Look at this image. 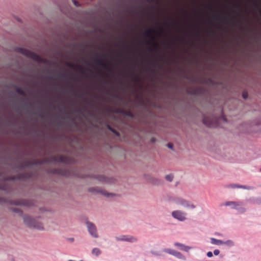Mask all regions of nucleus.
<instances>
[{
	"label": "nucleus",
	"instance_id": "obj_1",
	"mask_svg": "<svg viewBox=\"0 0 261 261\" xmlns=\"http://www.w3.org/2000/svg\"><path fill=\"white\" fill-rule=\"evenodd\" d=\"M20 53L24 55L25 56L32 59L33 60L39 62V63H44L45 60L41 58L39 55L38 54L33 53L29 50L21 48L20 49Z\"/></svg>",
	"mask_w": 261,
	"mask_h": 261
},
{
	"label": "nucleus",
	"instance_id": "obj_2",
	"mask_svg": "<svg viewBox=\"0 0 261 261\" xmlns=\"http://www.w3.org/2000/svg\"><path fill=\"white\" fill-rule=\"evenodd\" d=\"M23 221L24 223L30 227L36 228L39 230L43 229V228L42 223L29 216H24Z\"/></svg>",
	"mask_w": 261,
	"mask_h": 261
},
{
	"label": "nucleus",
	"instance_id": "obj_3",
	"mask_svg": "<svg viewBox=\"0 0 261 261\" xmlns=\"http://www.w3.org/2000/svg\"><path fill=\"white\" fill-rule=\"evenodd\" d=\"M243 205V202L240 201H227L223 204L221 205H224L226 206H230L233 209H238L240 211L241 213H243L245 211V209L243 207H240Z\"/></svg>",
	"mask_w": 261,
	"mask_h": 261
},
{
	"label": "nucleus",
	"instance_id": "obj_4",
	"mask_svg": "<svg viewBox=\"0 0 261 261\" xmlns=\"http://www.w3.org/2000/svg\"><path fill=\"white\" fill-rule=\"evenodd\" d=\"M87 224V227L88 230L89 232V233L94 238H97L98 237V234L97 232V229L95 225L90 222H87L86 223Z\"/></svg>",
	"mask_w": 261,
	"mask_h": 261
},
{
	"label": "nucleus",
	"instance_id": "obj_5",
	"mask_svg": "<svg viewBox=\"0 0 261 261\" xmlns=\"http://www.w3.org/2000/svg\"><path fill=\"white\" fill-rule=\"evenodd\" d=\"M116 240L120 241H126L128 242H135L137 239L133 236L129 235H123L116 238Z\"/></svg>",
	"mask_w": 261,
	"mask_h": 261
},
{
	"label": "nucleus",
	"instance_id": "obj_6",
	"mask_svg": "<svg viewBox=\"0 0 261 261\" xmlns=\"http://www.w3.org/2000/svg\"><path fill=\"white\" fill-rule=\"evenodd\" d=\"M176 203L178 204H180L185 207L189 208H194L196 207L195 205H194L192 203H191L189 201L182 199L181 198H178L176 200Z\"/></svg>",
	"mask_w": 261,
	"mask_h": 261
},
{
	"label": "nucleus",
	"instance_id": "obj_7",
	"mask_svg": "<svg viewBox=\"0 0 261 261\" xmlns=\"http://www.w3.org/2000/svg\"><path fill=\"white\" fill-rule=\"evenodd\" d=\"M172 216L180 221H184L186 220V213L180 211H175L172 213Z\"/></svg>",
	"mask_w": 261,
	"mask_h": 261
},
{
	"label": "nucleus",
	"instance_id": "obj_8",
	"mask_svg": "<svg viewBox=\"0 0 261 261\" xmlns=\"http://www.w3.org/2000/svg\"><path fill=\"white\" fill-rule=\"evenodd\" d=\"M12 204L17 205L31 206L32 205V202L27 200L17 199L13 201Z\"/></svg>",
	"mask_w": 261,
	"mask_h": 261
},
{
	"label": "nucleus",
	"instance_id": "obj_9",
	"mask_svg": "<svg viewBox=\"0 0 261 261\" xmlns=\"http://www.w3.org/2000/svg\"><path fill=\"white\" fill-rule=\"evenodd\" d=\"M164 251L170 254L173 255L178 258L184 259L185 258L184 256H183L181 253L174 250L171 249H165Z\"/></svg>",
	"mask_w": 261,
	"mask_h": 261
},
{
	"label": "nucleus",
	"instance_id": "obj_10",
	"mask_svg": "<svg viewBox=\"0 0 261 261\" xmlns=\"http://www.w3.org/2000/svg\"><path fill=\"white\" fill-rule=\"evenodd\" d=\"M95 62L109 71H112V69L109 67L108 64H106L103 60L101 59H96L95 60Z\"/></svg>",
	"mask_w": 261,
	"mask_h": 261
},
{
	"label": "nucleus",
	"instance_id": "obj_11",
	"mask_svg": "<svg viewBox=\"0 0 261 261\" xmlns=\"http://www.w3.org/2000/svg\"><path fill=\"white\" fill-rule=\"evenodd\" d=\"M175 246L178 247L179 249L181 250L185 251L186 252L189 251V250L191 249V247L186 246L182 244L179 243H175L174 244Z\"/></svg>",
	"mask_w": 261,
	"mask_h": 261
},
{
	"label": "nucleus",
	"instance_id": "obj_12",
	"mask_svg": "<svg viewBox=\"0 0 261 261\" xmlns=\"http://www.w3.org/2000/svg\"><path fill=\"white\" fill-rule=\"evenodd\" d=\"M55 160L60 163H68L67 158L64 155L57 156L56 158H55Z\"/></svg>",
	"mask_w": 261,
	"mask_h": 261
},
{
	"label": "nucleus",
	"instance_id": "obj_13",
	"mask_svg": "<svg viewBox=\"0 0 261 261\" xmlns=\"http://www.w3.org/2000/svg\"><path fill=\"white\" fill-rule=\"evenodd\" d=\"M155 30L154 29H149L146 30L145 32L144 35L146 37H151V39H152V40L154 41V38L152 36V33H155Z\"/></svg>",
	"mask_w": 261,
	"mask_h": 261
},
{
	"label": "nucleus",
	"instance_id": "obj_14",
	"mask_svg": "<svg viewBox=\"0 0 261 261\" xmlns=\"http://www.w3.org/2000/svg\"><path fill=\"white\" fill-rule=\"evenodd\" d=\"M211 242L212 244L217 245H221L226 243L223 242L222 241H221L220 240H217L215 238H211Z\"/></svg>",
	"mask_w": 261,
	"mask_h": 261
},
{
	"label": "nucleus",
	"instance_id": "obj_15",
	"mask_svg": "<svg viewBox=\"0 0 261 261\" xmlns=\"http://www.w3.org/2000/svg\"><path fill=\"white\" fill-rule=\"evenodd\" d=\"M203 122L208 127H212L213 126L212 121L208 118L204 117L203 119Z\"/></svg>",
	"mask_w": 261,
	"mask_h": 261
},
{
	"label": "nucleus",
	"instance_id": "obj_16",
	"mask_svg": "<svg viewBox=\"0 0 261 261\" xmlns=\"http://www.w3.org/2000/svg\"><path fill=\"white\" fill-rule=\"evenodd\" d=\"M213 18L215 19H216L218 21L226 23V22L225 21V19L223 16L218 17L217 15H213Z\"/></svg>",
	"mask_w": 261,
	"mask_h": 261
},
{
	"label": "nucleus",
	"instance_id": "obj_17",
	"mask_svg": "<svg viewBox=\"0 0 261 261\" xmlns=\"http://www.w3.org/2000/svg\"><path fill=\"white\" fill-rule=\"evenodd\" d=\"M16 92L21 95L24 96L25 95V92L23 90H22L21 88L19 87H16L15 89Z\"/></svg>",
	"mask_w": 261,
	"mask_h": 261
},
{
	"label": "nucleus",
	"instance_id": "obj_18",
	"mask_svg": "<svg viewBox=\"0 0 261 261\" xmlns=\"http://www.w3.org/2000/svg\"><path fill=\"white\" fill-rule=\"evenodd\" d=\"M92 253L93 255L98 256V255H99L100 254L101 251L99 249H98L97 248H95L93 249V250L92 251Z\"/></svg>",
	"mask_w": 261,
	"mask_h": 261
},
{
	"label": "nucleus",
	"instance_id": "obj_19",
	"mask_svg": "<svg viewBox=\"0 0 261 261\" xmlns=\"http://www.w3.org/2000/svg\"><path fill=\"white\" fill-rule=\"evenodd\" d=\"M107 128L109 130L113 132L115 135H116L117 136H119V133L118 132H117L115 129L112 128L110 125H108Z\"/></svg>",
	"mask_w": 261,
	"mask_h": 261
},
{
	"label": "nucleus",
	"instance_id": "obj_20",
	"mask_svg": "<svg viewBox=\"0 0 261 261\" xmlns=\"http://www.w3.org/2000/svg\"><path fill=\"white\" fill-rule=\"evenodd\" d=\"M165 178L167 180L171 181L173 180V176L172 174L167 175L165 176Z\"/></svg>",
	"mask_w": 261,
	"mask_h": 261
},
{
	"label": "nucleus",
	"instance_id": "obj_21",
	"mask_svg": "<svg viewBox=\"0 0 261 261\" xmlns=\"http://www.w3.org/2000/svg\"><path fill=\"white\" fill-rule=\"evenodd\" d=\"M67 65L71 67H77L80 68L82 70L83 69V68L82 67H81L78 65H74L73 64L68 63Z\"/></svg>",
	"mask_w": 261,
	"mask_h": 261
},
{
	"label": "nucleus",
	"instance_id": "obj_22",
	"mask_svg": "<svg viewBox=\"0 0 261 261\" xmlns=\"http://www.w3.org/2000/svg\"><path fill=\"white\" fill-rule=\"evenodd\" d=\"M241 188L244 189H247V190L253 189V188L252 187H247L245 186H242Z\"/></svg>",
	"mask_w": 261,
	"mask_h": 261
},
{
	"label": "nucleus",
	"instance_id": "obj_23",
	"mask_svg": "<svg viewBox=\"0 0 261 261\" xmlns=\"http://www.w3.org/2000/svg\"><path fill=\"white\" fill-rule=\"evenodd\" d=\"M241 185H232L231 186V188H241Z\"/></svg>",
	"mask_w": 261,
	"mask_h": 261
},
{
	"label": "nucleus",
	"instance_id": "obj_24",
	"mask_svg": "<svg viewBox=\"0 0 261 261\" xmlns=\"http://www.w3.org/2000/svg\"><path fill=\"white\" fill-rule=\"evenodd\" d=\"M220 253V251L218 249H216L214 251V254L215 255H218Z\"/></svg>",
	"mask_w": 261,
	"mask_h": 261
},
{
	"label": "nucleus",
	"instance_id": "obj_25",
	"mask_svg": "<svg viewBox=\"0 0 261 261\" xmlns=\"http://www.w3.org/2000/svg\"><path fill=\"white\" fill-rule=\"evenodd\" d=\"M167 146H168L169 148H170V149H173V144H172V143H169L167 144Z\"/></svg>",
	"mask_w": 261,
	"mask_h": 261
},
{
	"label": "nucleus",
	"instance_id": "obj_26",
	"mask_svg": "<svg viewBox=\"0 0 261 261\" xmlns=\"http://www.w3.org/2000/svg\"><path fill=\"white\" fill-rule=\"evenodd\" d=\"M207 256L208 257H211L213 256V253L211 251H208L207 253Z\"/></svg>",
	"mask_w": 261,
	"mask_h": 261
},
{
	"label": "nucleus",
	"instance_id": "obj_27",
	"mask_svg": "<svg viewBox=\"0 0 261 261\" xmlns=\"http://www.w3.org/2000/svg\"><path fill=\"white\" fill-rule=\"evenodd\" d=\"M153 46L155 48H158L159 47V44L156 42H154V43H153Z\"/></svg>",
	"mask_w": 261,
	"mask_h": 261
},
{
	"label": "nucleus",
	"instance_id": "obj_28",
	"mask_svg": "<svg viewBox=\"0 0 261 261\" xmlns=\"http://www.w3.org/2000/svg\"><path fill=\"white\" fill-rule=\"evenodd\" d=\"M73 3H74V5L76 7H79L80 6L79 2L76 1H74Z\"/></svg>",
	"mask_w": 261,
	"mask_h": 261
},
{
	"label": "nucleus",
	"instance_id": "obj_29",
	"mask_svg": "<svg viewBox=\"0 0 261 261\" xmlns=\"http://www.w3.org/2000/svg\"><path fill=\"white\" fill-rule=\"evenodd\" d=\"M243 95V97L244 99H246V98L247 97V96H248V94H247V93H246V92H244V93H243V95Z\"/></svg>",
	"mask_w": 261,
	"mask_h": 261
},
{
	"label": "nucleus",
	"instance_id": "obj_30",
	"mask_svg": "<svg viewBox=\"0 0 261 261\" xmlns=\"http://www.w3.org/2000/svg\"><path fill=\"white\" fill-rule=\"evenodd\" d=\"M103 194L107 197L109 196V194H108L107 192H103Z\"/></svg>",
	"mask_w": 261,
	"mask_h": 261
},
{
	"label": "nucleus",
	"instance_id": "obj_31",
	"mask_svg": "<svg viewBox=\"0 0 261 261\" xmlns=\"http://www.w3.org/2000/svg\"><path fill=\"white\" fill-rule=\"evenodd\" d=\"M13 211H14V212H19V209H18V208H14V209L13 210Z\"/></svg>",
	"mask_w": 261,
	"mask_h": 261
},
{
	"label": "nucleus",
	"instance_id": "obj_32",
	"mask_svg": "<svg viewBox=\"0 0 261 261\" xmlns=\"http://www.w3.org/2000/svg\"><path fill=\"white\" fill-rule=\"evenodd\" d=\"M254 4L256 6L258 7V4H257V3H255Z\"/></svg>",
	"mask_w": 261,
	"mask_h": 261
},
{
	"label": "nucleus",
	"instance_id": "obj_33",
	"mask_svg": "<svg viewBox=\"0 0 261 261\" xmlns=\"http://www.w3.org/2000/svg\"><path fill=\"white\" fill-rule=\"evenodd\" d=\"M223 119L224 121H226V119L225 118L223 117Z\"/></svg>",
	"mask_w": 261,
	"mask_h": 261
},
{
	"label": "nucleus",
	"instance_id": "obj_34",
	"mask_svg": "<svg viewBox=\"0 0 261 261\" xmlns=\"http://www.w3.org/2000/svg\"><path fill=\"white\" fill-rule=\"evenodd\" d=\"M149 49H150V51H152L153 50V48H150Z\"/></svg>",
	"mask_w": 261,
	"mask_h": 261
},
{
	"label": "nucleus",
	"instance_id": "obj_35",
	"mask_svg": "<svg viewBox=\"0 0 261 261\" xmlns=\"http://www.w3.org/2000/svg\"><path fill=\"white\" fill-rule=\"evenodd\" d=\"M138 79H138V77H135V80H136V81H138Z\"/></svg>",
	"mask_w": 261,
	"mask_h": 261
},
{
	"label": "nucleus",
	"instance_id": "obj_36",
	"mask_svg": "<svg viewBox=\"0 0 261 261\" xmlns=\"http://www.w3.org/2000/svg\"><path fill=\"white\" fill-rule=\"evenodd\" d=\"M146 1L147 2H151V1H150V0H146Z\"/></svg>",
	"mask_w": 261,
	"mask_h": 261
},
{
	"label": "nucleus",
	"instance_id": "obj_37",
	"mask_svg": "<svg viewBox=\"0 0 261 261\" xmlns=\"http://www.w3.org/2000/svg\"><path fill=\"white\" fill-rule=\"evenodd\" d=\"M147 43L148 44H149L150 42V41H147Z\"/></svg>",
	"mask_w": 261,
	"mask_h": 261
},
{
	"label": "nucleus",
	"instance_id": "obj_38",
	"mask_svg": "<svg viewBox=\"0 0 261 261\" xmlns=\"http://www.w3.org/2000/svg\"><path fill=\"white\" fill-rule=\"evenodd\" d=\"M236 6L238 8L240 7V5H237Z\"/></svg>",
	"mask_w": 261,
	"mask_h": 261
}]
</instances>
